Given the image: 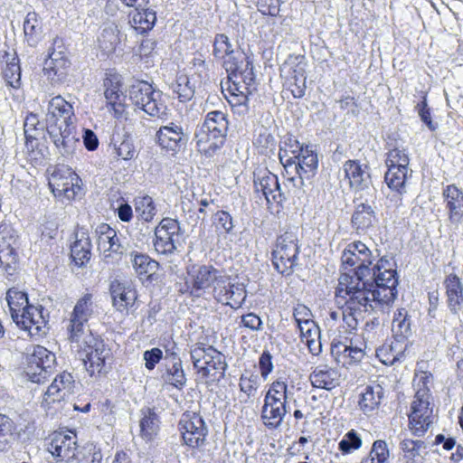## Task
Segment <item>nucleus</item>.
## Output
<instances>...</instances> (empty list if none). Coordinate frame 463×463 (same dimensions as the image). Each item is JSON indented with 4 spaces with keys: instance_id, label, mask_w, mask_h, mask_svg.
Instances as JSON below:
<instances>
[{
    "instance_id": "f257e3e1",
    "label": "nucleus",
    "mask_w": 463,
    "mask_h": 463,
    "mask_svg": "<svg viewBox=\"0 0 463 463\" xmlns=\"http://www.w3.org/2000/svg\"><path fill=\"white\" fill-rule=\"evenodd\" d=\"M389 264L382 260L379 269L384 268L383 273L376 270V288H347L348 291H342L340 286L335 288V297L344 300L343 307V327L345 331L352 332L356 329L363 313L373 311H383L389 307L397 297L396 279L392 271H388Z\"/></svg>"
},
{
    "instance_id": "f03ea898",
    "label": "nucleus",
    "mask_w": 463,
    "mask_h": 463,
    "mask_svg": "<svg viewBox=\"0 0 463 463\" xmlns=\"http://www.w3.org/2000/svg\"><path fill=\"white\" fill-rule=\"evenodd\" d=\"M232 45L227 35L219 33L213 43V55L216 58H224L223 66L228 73L226 82L229 97L227 99L239 114L248 112L249 97L256 90L253 65L244 54L232 55Z\"/></svg>"
},
{
    "instance_id": "7ed1b4c3",
    "label": "nucleus",
    "mask_w": 463,
    "mask_h": 463,
    "mask_svg": "<svg viewBox=\"0 0 463 463\" xmlns=\"http://www.w3.org/2000/svg\"><path fill=\"white\" fill-rule=\"evenodd\" d=\"M373 253L370 249L362 241H354L349 243L342 253L341 260L344 268H353L354 272L353 275L343 273L338 279V285L342 291H348L347 288H376V270L383 273L384 268L379 269L381 261L386 260L389 264V269L386 270L392 271L393 278L396 279V286L398 285V276L396 271V265L392 258L383 256L377 263L370 268L373 263Z\"/></svg>"
},
{
    "instance_id": "20e7f679",
    "label": "nucleus",
    "mask_w": 463,
    "mask_h": 463,
    "mask_svg": "<svg viewBox=\"0 0 463 463\" xmlns=\"http://www.w3.org/2000/svg\"><path fill=\"white\" fill-rule=\"evenodd\" d=\"M5 299L11 317L18 326L27 331L31 336L45 334L47 321L43 314V308L29 305L25 292L12 288L6 292Z\"/></svg>"
},
{
    "instance_id": "39448f33",
    "label": "nucleus",
    "mask_w": 463,
    "mask_h": 463,
    "mask_svg": "<svg viewBox=\"0 0 463 463\" xmlns=\"http://www.w3.org/2000/svg\"><path fill=\"white\" fill-rule=\"evenodd\" d=\"M228 130L226 115L214 110L209 112L202 125L195 131V141L200 151L212 154L220 148Z\"/></svg>"
},
{
    "instance_id": "423d86ee",
    "label": "nucleus",
    "mask_w": 463,
    "mask_h": 463,
    "mask_svg": "<svg viewBox=\"0 0 463 463\" xmlns=\"http://www.w3.org/2000/svg\"><path fill=\"white\" fill-rule=\"evenodd\" d=\"M129 99L138 109L147 115L160 119H165L168 109L159 90H154L146 81H137L129 89Z\"/></svg>"
},
{
    "instance_id": "0eeeda50",
    "label": "nucleus",
    "mask_w": 463,
    "mask_h": 463,
    "mask_svg": "<svg viewBox=\"0 0 463 463\" xmlns=\"http://www.w3.org/2000/svg\"><path fill=\"white\" fill-rule=\"evenodd\" d=\"M299 247L298 237L293 232H286L278 237L272 251L275 269L283 275H290L297 265Z\"/></svg>"
},
{
    "instance_id": "6e6552de",
    "label": "nucleus",
    "mask_w": 463,
    "mask_h": 463,
    "mask_svg": "<svg viewBox=\"0 0 463 463\" xmlns=\"http://www.w3.org/2000/svg\"><path fill=\"white\" fill-rule=\"evenodd\" d=\"M76 344L81 349V360L90 374L101 373L106 360L110 356V349L92 334H87L80 343Z\"/></svg>"
},
{
    "instance_id": "1a4fd4ad",
    "label": "nucleus",
    "mask_w": 463,
    "mask_h": 463,
    "mask_svg": "<svg viewBox=\"0 0 463 463\" xmlns=\"http://www.w3.org/2000/svg\"><path fill=\"white\" fill-rule=\"evenodd\" d=\"M191 358L194 368L205 378L216 373L223 374L227 368L225 356L213 346L194 347L191 350Z\"/></svg>"
},
{
    "instance_id": "9d476101",
    "label": "nucleus",
    "mask_w": 463,
    "mask_h": 463,
    "mask_svg": "<svg viewBox=\"0 0 463 463\" xmlns=\"http://www.w3.org/2000/svg\"><path fill=\"white\" fill-rule=\"evenodd\" d=\"M94 313V303L91 294H85L80 298L71 314L68 326L69 340L71 343H80L87 334H91L87 326L89 319Z\"/></svg>"
},
{
    "instance_id": "9b49d317",
    "label": "nucleus",
    "mask_w": 463,
    "mask_h": 463,
    "mask_svg": "<svg viewBox=\"0 0 463 463\" xmlns=\"http://www.w3.org/2000/svg\"><path fill=\"white\" fill-rule=\"evenodd\" d=\"M183 232L177 220L164 218L155 229L154 247L163 255L173 254L181 244Z\"/></svg>"
},
{
    "instance_id": "f8f14e48",
    "label": "nucleus",
    "mask_w": 463,
    "mask_h": 463,
    "mask_svg": "<svg viewBox=\"0 0 463 463\" xmlns=\"http://www.w3.org/2000/svg\"><path fill=\"white\" fill-rule=\"evenodd\" d=\"M46 129L60 154L69 156L75 151L80 137L72 120L58 125H48Z\"/></svg>"
},
{
    "instance_id": "ddd939ff",
    "label": "nucleus",
    "mask_w": 463,
    "mask_h": 463,
    "mask_svg": "<svg viewBox=\"0 0 463 463\" xmlns=\"http://www.w3.org/2000/svg\"><path fill=\"white\" fill-rule=\"evenodd\" d=\"M424 392L414 396L409 414V428L415 436H422L432 423V408L430 398H424Z\"/></svg>"
},
{
    "instance_id": "4468645a",
    "label": "nucleus",
    "mask_w": 463,
    "mask_h": 463,
    "mask_svg": "<svg viewBox=\"0 0 463 463\" xmlns=\"http://www.w3.org/2000/svg\"><path fill=\"white\" fill-rule=\"evenodd\" d=\"M179 430L188 447L195 449L204 445L208 430L204 420L198 414H184L179 421Z\"/></svg>"
},
{
    "instance_id": "2eb2a0df",
    "label": "nucleus",
    "mask_w": 463,
    "mask_h": 463,
    "mask_svg": "<svg viewBox=\"0 0 463 463\" xmlns=\"http://www.w3.org/2000/svg\"><path fill=\"white\" fill-rule=\"evenodd\" d=\"M27 374L33 382L39 383L53 368L55 354L42 345H35L28 355Z\"/></svg>"
},
{
    "instance_id": "dca6fc26",
    "label": "nucleus",
    "mask_w": 463,
    "mask_h": 463,
    "mask_svg": "<svg viewBox=\"0 0 463 463\" xmlns=\"http://www.w3.org/2000/svg\"><path fill=\"white\" fill-rule=\"evenodd\" d=\"M254 190L257 194H261L267 203L280 204L286 200V196L281 190L278 176L267 169H260L254 173Z\"/></svg>"
},
{
    "instance_id": "f3484780",
    "label": "nucleus",
    "mask_w": 463,
    "mask_h": 463,
    "mask_svg": "<svg viewBox=\"0 0 463 463\" xmlns=\"http://www.w3.org/2000/svg\"><path fill=\"white\" fill-rule=\"evenodd\" d=\"M47 449L57 462H69L75 458L77 453V436L73 432H54L50 437Z\"/></svg>"
},
{
    "instance_id": "a211bd4d",
    "label": "nucleus",
    "mask_w": 463,
    "mask_h": 463,
    "mask_svg": "<svg viewBox=\"0 0 463 463\" xmlns=\"http://www.w3.org/2000/svg\"><path fill=\"white\" fill-rule=\"evenodd\" d=\"M109 291L115 309L122 315L128 316L136 306L137 299L136 288L128 282L115 279L110 283Z\"/></svg>"
},
{
    "instance_id": "6ab92c4d",
    "label": "nucleus",
    "mask_w": 463,
    "mask_h": 463,
    "mask_svg": "<svg viewBox=\"0 0 463 463\" xmlns=\"http://www.w3.org/2000/svg\"><path fill=\"white\" fill-rule=\"evenodd\" d=\"M213 294L218 302L232 308L240 307L245 299L243 289L240 286L231 284L229 278L222 273L213 284Z\"/></svg>"
},
{
    "instance_id": "aec40b11",
    "label": "nucleus",
    "mask_w": 463,
    "mask_h": 463,
    "mask_svg": "<svg viewBox=\"0 0 463 463\" xmlns=\"http://www.w3.org/2000/svg\"><path fill=\"white\" fill-rule=\"evenodd\" d=\"M73 376L68 372L58 374L43 394L42 404L49 407L54 402H60L73 392Z\"/></svg>"
},
{
    "instance_id": "412c9836",
    "label": "nucleus",
    "mask_w": 463,
    "mask_h": 463,
    "mask_svg": "<svg viewBox=\"0 0 463 463\" xmlns=\"http://www.w3.org/2000/svg\"><path fill=\"white\" fill-rule=\"evenodd\" d=\"M156 137L158 146L172 154L178 152L186 142L183 128L174 122L160 127Z\"/></svg>"
},
{
    "instance_id": "4be33fe9",
    "label": "nucleus",
    "mask_w": 463,
    "mask_h": 463,
    "mask_svg": "<svg viewBox=\"0 0 463 463\" xmlns=\"http://www.w3.org/2000/svg\"><path fill=\"white\" fill-rule=\"evenodd\" d=\"M24 131L25 136V146L28 152V159L38 164L43 159V155L35 151L38 138L43 133V128L40 125V121L35 114L26 116L24 124Z\"/></svg>"
},
{
    "instance_id": "5701e85b",
    "label": "nucleus",
    "mask_w": 463,
    "mask_h": 463,
    "mask_svg": "<svg viewBox=\"0 0 463 463\" xmlns=\"http://www.w3.org/2000/svg\"><path fill=\"white\" fill-rule=\"evenodd\" d=\"M448 218L451 225L463 223V192L455 184L447 185L442 192Z\"/></svg>"
},
{
    "instance_id": "b1692460",
    "label": "nucleus",
    "mask_w": 463,
    "mask_h": 463,
    "mask_svg": "<svg viewBox=\"0 0 463 463\" xmlns=\"http://www.w3.org/2000/svg\"><path fill=\"white\" fill-rule=\"evenodd\" d=\"M79 177L71 169H57L55 170L50 179L49 185L52 193L56 196L64 195L68 199L74 197L75 182H78Z\"/></svg>"
},
{
    "instance_id": "393cba45",
    "label": "nucleus",
    "mask_w": 463,
    "mask_h": 463,
    "mask_svg": "<svg viewBox=\"0 0 463 463\" xmlns=\"http://www.w3.org/2000/svg\"><path fill=\"white\" fill-rule=\"evenodd\" d=\"M345 178L352 188L359 191L370 189L372 185L369 167L357 160H348L343 165Z\"/></svg>"
},
{
    "instance_id": "a878e982",
    "label": "nucleus",
    "mask_w": 463,
    "mask_h": 463,
    "mask_svg": "<svg viewBox=\"0 0 463 463\" xmlns=\"http://www.w3.org/2000/svg\"><path fill=\"white\" fill-rule=\"evenodd\" d=\"M98 250L109 258L113 253L121 254L123 246L117 234V232L107 223L99 224L96 229Z\"/></svg>"
},
{
    "instance_id": "bb28decb",
    "label": "nucleus",
    "mask_w": 463,
    "mask_h": 463,
    "mask_svg": "<svg viewBox=\"0 0 463 463\" xmlns=\"http://www.w3.org/2000/svg\"><path fill=\"white\" fill-rule=\"evenodd\" d=\"M187 272L193 291L204 290L213 286L222 273L211 265H193Z\"/></svg>"
},
{
    "instance_id": "cd10ccee",
    "label": "nucleus",
    "mask_w": 463,
    "mask_h": 463,
    "mask_svg": "<svg viewBox=\"0 0 463 463\" xmlns=\"http://www.w3.org/2000/svg\"><path fill=\"white\" fill-rule=\"evenodd\" d=\"M70 64L62 52L52 51L44 61L43 72L52 82H60L65 79Z\"/></svg>"
},
{
    "instance_id": "c85d7f7f",
    "label": "nucleus",
    "mask_w": 463,
    "mask_h": 463,
    "mask_svg": "<svg viewBox=\"0 0 463 463\" xmlns=\"http://www.w3.org/2000/svg\"><path fill=\"white\" fill-rule=\"evenodd\" d=\"M16 244L14 230L9 226L0 227V265L5 269L11 268L17 260Z\"/></svg>"
},
{
    "instance_id": "c756f323",
    "label": "nucleus",
    "mask_w": 463,
    "mask_h": 463,
    "mask_svg": "<svg viewBox=\"0 0 463 463\" xmlns=\"http://www.w3.org/2000/svg\"><path fill=\"white\" fill-rule=\"evenodd\" d=\"M74 111L72 106L61 96L53 97L49 100L46 122L48 125H58V123L72 120Z\"/></svg>"
},
{
    "instance_id": "7c9ffc66",
    "label": "nucleus",
    "mask_w": 463,
    "mask_h": 463,
    "mask_svg": "<svg viewBox=\"0 0 463 463\" xmlns=\"http://www.w3.org/2000/svg\"><path fill=\"white\" fill-rule=\"evenodd\" d=\"M165 361V373L163 374L165 382L177 389H182L186 383V377L181 358L175 352L166 351Z\"/></svg>"
},
{
    "instance_id": "2f4dec72",
    "label": "nucleus",
    "mask_w": 463,
    "mask_h": 463,
    "mask_svg": "<svg viewBox=\"0 0 463 463\" xmlns=\"http://www.w3.org/2000/svg\"><path fill=\"white\" fill-rule=\"evenodd\" d=\"M309 380L313 387L330 391L339 385L340 373L327 364H320L314 368Z\"/></svg>"
},
{
    "instance_id": "473e14b6",
    "label": "nucleus",
    "mask_w": 463,
    "mask_h": 463,
    "mask_svg": "<svg viewBox=\"0 0 463 463\" xmlns=\"http://www.w3.org/2000/svg\"><path fill=\"white\" fill-rule=\"evenodd\" d=\"M294 168L298 175L299 183L304 184V179L314 176L317 166L318 159L312 147L306 146L302 152L296 157Z\"/></svg>"
},
{
    "instance_id": "72a5a7b5",
    "label": "nucleus",
    "mask_w": 463,
    "mask_h": 463,
    "mask_svg": "<svg viewBox=\"0 0 463 463\" xmlns=\"http://www.w3.org/2000/svg\"><path fill=\"white\" fill-rule=\"evenodd\" d=\"M444 287L449 311L453 315H458L463 306V284L460 279L455 274H450L445 279Z\"/></svg>"
},
{
    "instance_id": "f704fd0d",
    "label": "nucleus",
    "mask_w": 463,
    "mask_h": 463,
    "mask_svg": "<svg viewBox=\"0 0 463 463\" xmlns=\"http://www.w3.org/2000/svg\"><path fill=\"white\" fill-rule=\"evenodd\" d=\"M113 154L122 160H131L137 156L132 136L126 131H115L110 139Z\"/></svg>"
},
{
    "instance_id": "c9c22d12",
    "label": "nucleus",
    "mask_w": 463,
    "mask_h": 463,
    "mask_svg": "<svg viewBox=\"0 0 463 463\" xmlns=\"http://www.w3.org/2000/svg\"><path fill=\"white\" fill-rule=\"evenodd\" d=\"M287 412V403L282 402H264L260 418L265 427L269 430H275L281 426Z\"/></svg>"
},
{
    "instance_id": "e433bc0d",
    "label": "nucleus",
    "mask_w": 463,
    "mask_h": 463,
    "mask_svg": "<svg viewBox=\"0 0 463 463\" xmlns=\"http://www.w3.org/2000/svg\"><path fill=\"white\" fill-rule=\"evenodd\" d=\"M351 222L352 227L357 233H366L369 229L374 227L377 223V218L371 205L361 203L357 204L353 213Z\"/></svg>"
},
{
    "instance_id": "4c0bfd02",
    "label": "nucleus",
    "mask_w": 463,
    "mask_h": 463,
    "mask_svg": "<svg viewBox=\"0 0 463 463\" xmlns=\"http://www.w3.org/2000/svg\"><path fill=\"white\" fill-rule=\"evenodd\" d=\"M91 241L89 233L84 229L78 230L75 241L71 247V256L78 266L88 262L91 255Z\"/></svg>"
},
{
    "instance_id": "58836bf2",
    "label": "nucleus",
    "mask_w": 463,
    "mask_h": 463,
    "mask_svg": "<svg viewBox=\"0 0 463 463\" xmlns=\"http://www.w3.org/2000/svg\"><path fill=\"white\" fill-rule=\"evenodd\" d=\"M139 9L135 8V11L129 14V24L137 33L143 34L154 27L156 14L151 9H145L144 7H141V10Z\"/></svg>"
},
{
    "instance_id": "ea45409f",
    "label": "nucleus",
    "mask_w": 463,
    "mask_h": 463,
    "mask_svg": "<svg viewBox=\"0 0 463 463\" xmlns=\"http://www.w3.org/2000/svg\"><path fill=\"white\" fill-rule=\"evenodd\" d=\"M331 352L335 359L339 363L342 362L344 365L360 362L365 354L361 347H354L342 342L332 344Z\"/></svg>"
},
{
    "instance_id": "a19ab883",
    "label": "nucleus",
    "mask_w": 463,
    "mask_h": 463,
    "mask_svg": "<svg viewBox=\"0 0 463 463\" xmlns=\"http://www.w3.org/2000/svg\"><path fill=\"white\" fill-rule=\"evenodd\" d=\"M402 457L400 463H417L418 458H423L422 452L426 454L427 446L423 440L403 439L400 442Z\"/></svg>"
},
{
    "instance_id": "79ce46f5",
    "label": "nucleus",
    "mask_w": 463,
    "mask_h": 463,
    "mask_svg": "<svg viewBox=\"0 0 463 463\" xmlns=\"http://www.w3.org/2000/svg\"><path fill=\"white\" fill-rule=\"evenodd\" d=\"M406 348L407 343L399 342L394 338L391 344L376 348L375 352L376 356L383 364L392 365L404 357Z\"/></svg>"
},
{
    "instance_id": "37998d69",
    "label": "nucleus",
    "mask_w": 463,
    "mask_h": 463,
    "mask_svg": "<svg viewBox=\"0 0 463 463\" xmlns=\"http://www.w3.org/2000/svg\"><path fill=\"white\" fill-rule=\"evenodd\" d=\"M384 391L380 384L366 386L359 401L360 409L364 413H370L379 407L383 398Z\"/></svg>"
},
{
    "instance_id": "c03bdc74",
    "label": "nucleus",
    "mask_w": 463,
    "mask_h": 463,
    "mask_svg": "<svg viewBox=\"0 0 463 463\" xmlns=\"http://www.w3.org/2000/svg\"><path fill=\"white\" fill-rule=\"evenodd\" d=\"M305 57L302 55H289L280 67V75L284 80L306 76Z\"/></svg>"
},
{
    "instance_id": "a18cd8bd",
    "label": "nucleus",
    "mask_w": 463,
    "mask_h": 463,
    "mask_svg": "<svg viewBox=\"0 0 463 463\" xmlns=\"http://www.w3.org/2000/svg\"><path fill=\"white\" fill-rule=\"evenodd\" d=\"M305 148L294 137H288L283 146L279 148V157L285 168L290 167L296 163V157Z\"/></svg>"
},
{
    "instance_id": "49530a36",
    "label": "nucleus",
    "mask_w": 463,
    "mask_h": 463,
    "mask_svg": "<svg viewBox=\"0 0 463 463\" xmlns=\"http://www.w3.org/2000/svg\"><path fill=\"white\" fill-rule=\"evenodd\" d=\"M392 330L397 341L407 343V338L411 335V327L406 309L401 308L394 313Z\"/></svg>"
},
{
    "instance_id": "de8ad7c7",
    "label": "nucleus",
    "mask_w": 463,
    "mask_h": 463,
    "mask_svg": "<svg viewBox=\"0 0 463 463\" xmlns=\"http://www.w3.org/2000/svg\"><path fill=\"white\" fill-rule=\"evenodd\" d=\"M99 48L104 55L113 53L120 43L119 31L115 24H109L103 28L98 38Z\"/></svg>"
},
{
    "instance_id": "09e8293b",
    "label": "nucleus",
    "mask_w": 463,
    "mask_h": 463,
    "mask_svg": "<svg viewBox=\"0 0 463 463\" xmlns=\"http://www.w3.org/2000/svg\"><path fill=\"white\" fill-rule=\"evenodd\" d=\"M131 265L139 277H150L158 268V263L148 255L133 251L130 253Z\"/></svg>"
},
{
    "instance_id": "8fccbe9b",
    "label": "nucleus",
    "mask_w": 463,
    "mask_h": 463,
    "mask_svg": "<svg viewBox=\"0 0 463 463\" xmlns=\"http://www.w3.org/2000/svg\"><path fill=\"white\" fill-rule=\"evenodd\" d=\"M159 419L157 414L148 409L146 412L143 413V417L140 420V436L146 441L153 440L158 434L159 431Z\"/></svg>"
},
{
    "instance_id": "3c124183",
    "label": "nucleus",
    "mask_w": 463,
    "mask_h": 463,
    "mask_svg": "<svg viewBox=\"0 0 463 463\" xmlns=\"http://www.w3.org/2000/svg\"><path fill=\"white\" fill-rule=\"evenodd\" d=\"M24 31L27 43L33 46L42 36V24L36 13H28L24 22Z\"/></svg>"
},
{
    "instance_id": "603ef678",
    "label": "nucleus",
    "mask_w": 463,
    "mask_h": 463,
    "mask_svg": "<svg viewBox=\"0 0 463 463\" xmlns=\"http://www.w3.org/2000/svg\"><path fill=\"white\" fill-rule=\"evenodd\" d=\"M361 463H390V449L385 440H375L369 455Z\"/></svg>"
},
{
    "instance_id": "864d4df0",
    "label": "nucleus",
    "mask_w": 463,
    "mask_h": 463,
    "mask_svg": "<svg viewBox=\"0 0 463 463\" xmlns=\"http://www.w3.org/2000/svg\"><path fill=\"white\" fill-rule=\"evenodd\" d=\"M408 175V167H388L385 173L387 185L398 193H402Z\"/></svg>"
},
{
    "instance_id": "5fc2aeb1",
    "label": "nucleus",
    "mask_w": 463,
    "mask_h": 463,
    "mask_svg": "<svg viewBox=\"0 0 463 463\" xmlns=\"http://www.w3.org/2000/svg\"><path fill=\"white\" fill-rule=\"evenodd\" d=\"M135 211L139 219L146 222H151L156 214V208L153 198L149 195L136 198Z\"/></svg>"
},
{
    "instance_id": "6e6d98bb",
    "label": "nucleus",
    "mask_w": 463,
    "mask_h": 463,
    "mask_svg": "<svg viewBox=\"0 0 463 463\" xmlns=\"http://www.w3.org/2000/svg\"><path fill=\"white\" fill-rule=\"evenodd\" d=\"M288 384L285 381H274L265 394L264 402H282L288 403Z\"/></svg>"
},
{
    "instance_id": "4d7b16f0",
    "label": "nucleus",
    "mask_w": 463,
    "mask_h": 463,
    "mask_svg": "<svg viewBox=\"0 0 463 463\" xmlns=\"http://www.w3.org/2000/svg\"><path fill=\"white\" fill-rule=\"evenodd\" d=\"M3 74L6 83L9 86L14 89H18L20 87L21 69L19 66V61L16 58H13L11 61L6 63Z\"/></svg>"
},
{
    "instance_id": "13d9d810",
    "label": "nucleus",
    "mask_w": 463,
    "mask_h": 463,
    "mask_svg": "<svg viewBox=\"0 0 463 463\" xmlns=\"http://www.w3.org/2000/svg\"><path fill=\"white\" fill-rule=\"evenodd\" d=\"M362 438L354 430L345 433L338 443V449L343 454H349L362 447Z\"/></svg>"
},
{
    "instance_id": "bf43d9fd",
    "label": "nucleus",
    "mask_w": 463,
    "mask_h": 463,
    "mask_svg": "<svg viewBox=\"0 0 463 463\" xmlns=\"http://www.w3.org/2000/svg\"><path fill=\"white\" fill-rule=\"evenodd\" d=\"M173 92L177 95L181 102L190 100L194 94V90L190 85L189 79L186 76H180L172 85Z\"/></svg>"
},
{
    "instance_id": "052dcab7",
    "label": "nucleus",
    "mask_w": 463,
    "mask_h": 463,
    "mask_svg": "<svg viewBox=\"0 0 463 463\" xmlns=\"http://www.w3.org/2000/svg\"><path fill=\"white\" fill-rule=\"evenodd\" d=\"M240 390L247 395V397H253L257 393L260 387L259 375L254 373L241 374L239 383Z\"/></svg>"
},
{
    "instance_id": "680f3d73",
    "label": "nucleus",
    "mask_w": 463,
    "mask_h": 463,
    "mask_svg": "<svg viewBox=\"0 0 463 463\" xmlns=\"http://www.w3.org/2000/svg\"><path fill=\"white\" fill-rule=\"evenodd\" d=\"M213 223L216 232L222 233H231L233 230V219L226 211H218L213 216Z\"/></svg>"
},
{
    "instance_id": "e2e57ef3",
    "label": "nucleus",
    "mask_w": 463,
    "mask_h": 463,
    "mask_svg": "<svg viewBox=\"0 0 463 463\" xmlns=\"http://www.w3.org/2000/svg\"><path fill=\"white\" fill-rule=\"evenodd\" d=\"M432 374L428 372H419L415 373L413 380L414 387L416 388L415 395H419L420 392H424V398H430V386L432 385Z\"/></svg>"
},
{
    "instance_id": "0e129e2a",
    "label": "nucleus",
    "mask_w": 463,
    "mask_h": 463,
    "mask_svg": "<svg viewBox=\"0 0 463 463\" xmlns=\"http://www.w3.org/2000/svg\"><path fill=\"white\" fill-rule=\"evenodd\" d=\"M379 320L374 318L366 322L363 329L362 336L365 346L373 347L378 340Z\"/></svg>"
},
{
    "instance_id": "69168bd1",
    "label": "nucleus",
    "mask_w": 463,
    "mask_h": 463,
    "mask_svg": "<svg viewBox=\"0 0 463 463\" xmlns=\"http://www.w3.org/2000/svg\"><path fill=\"white\" fill-rule=\"evenodd\" d=\"M409 157L402 149L393 148L390 150L386 157L387 167H408Z\"/></svg>"
},
{
    "instance_id": "338daca9",
    "label": "nucleus",
    "mask_w": 463,
    "mask_h": 463,
    "mask_svg": "<svg viewBox=\"0 0 463 463\" xmlns=\"http://www.w3.org/2000/svg\"><path fill=\"white\" fill-rule=\"evenodd\" d=\"M306 80L307 76L305 77H297L290 79V80H285V86L288 88V90H290L293 97L296 99L302 98L306 93Z\"/></svg>"
},
{
    "instance_id": "774afa93",
    "label": "nucleus",
    "mask_w": 463,
    "mask_h": 463,
    "mask_svg": "<svg viewBox=\"0 0 463 463\" xmlns=\"http://www.w3.org/2000/svg\"><path fill=\"white\" fill-rule=\"evenodd\" d=\"M258 10L264 15L277 16L280 11L279 0H258Z\"/></svg>"
}]
</instances>
